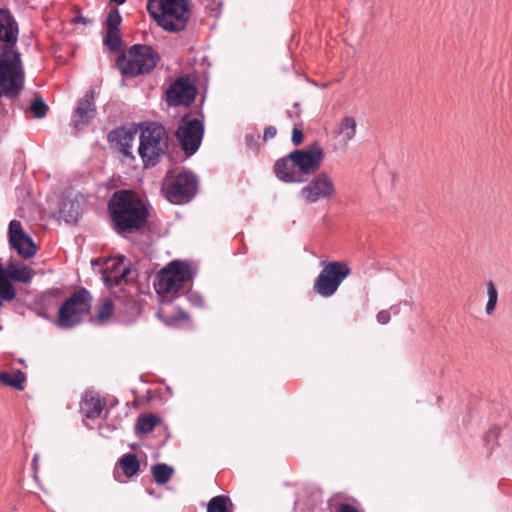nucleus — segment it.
Here are the masks:
<instances>
[{
	"mask_svg": "<svg viewBox=\"0 0 512 512\" xmlns=\"http://www.w3.org/2000/svg\"><path fill=\"white\" fill-rule=\"evenodd\" d=\"M289 157L300 170V176L307 177L317 171L323 158V149L319 143L314 142L307 149H295Z\"/></svg>",
	"mask_w": 512,
	"mask_h": 512,
	"instance_id": "obj_12",
	"label": "nucleus"
},
{
	"mask_svg": "<svg viewBox=\"0 0 512 512\" xmlns=\"http://www.w3.org/2000/svg\"><path fill=\"white\" fill-rule=\"evenodd\" d=\"M198 176L189 169H184L176 175L169 170L162 184L164 196L174 205H184L192 201L198 192Z\"/></svg>",
	"mask_w": 512,
	"mask_h": 512,
	"instance_id": "obj_5",
	"label": "nucleus"
},
{
	"mask_svg": "<svg viewBox=\"0 0 512 512\" xmlns=\"http://www.w3.org/2000/svg\"><path fill=\"white\" fill-rule=\"evenodd\" d=\"M137 132L138 124L132 123L130 126L121 125L112 129L107 134V141L110 147L121 153L125 159L134 161L135 156L131 149Z\"/></svg>",
	"mask_w": 512,
	"mask_h": 512,
	"instance_id": "obj_13",
	"label": "nucleus"
},
{
	"mask_svg": "<svg viewBox=\"0 0 512 512\" xmlns=\"http://www.w3.org/2000/svg\"><path fill=\"white\" fill-rule=\"evenodd\" d=\"M275 177L283 183H304L307 177L300 176V170L289 157V153L277 159L273 166Z\"/></svg>",
	"mask_w": 512,
	"mask_h": 512,
	"instance_id": "obj_17",
	"label": "nucleus"
},
{
	"mask_svg": "<svg viewBox=\"0 0 512 512\" xmlns=\"http://www.w3.org/2000/svg\"><path fill=\"white\" fill-rule=\"evenodd\" d=\"M118 464L127 478L137 475L141 470L140 461L133 453L122 455L118 460Z\"/></svg>",
	"mask_w": 512,
	"mask_h": 512,
	"instance_id": "obj_22",
	"label": "nucleus"
},
{
	"mask_svg": "<svg viewBox=\"0 0 512 512\" xmlns=\"http://www.w3.org/2000/svg\"><path fill=\"white\" fill-rule=\"evenodd\" d=\"M190 18L189 6L185 5L179 9L171 11L169 17H165V22H157V24L170 33H177L184 30L187 26V22Z\"/></svg>",
	"mask_w": 512,
	"mask_h": 512,
	"instance_id": "obj_19",
	"label": "nucleus"
},
{
	"mask_svg": "<svg viewBox=\"0 0 512 512\" xmlns=\"http://www.w3.org/2000/svg\"><path fill=\"white\" fill-rule=\"evenodd\" d=\"M132 273L130 265L122 266L121 270L117 274L103 273V281L106 287L112 288L119 285L122 281L128 282L132 279L130 277Z\"/></svg>",
	"mask_w": 512,
	"mask_h": 512,
	"instance_id": "obj_27",
	"label": "nucleus"
},
{
	"mask_svg": "<svg viewBox=\"0 0 512 512\" xmlns=\"http://www.w3.org/2000/svg\"><path fill=\"white\" fill-rule=\"evenodd\" d=\"M124 261H125L124 256H120V258H116L115 260H113V262L111 263V265L109 267L102 270V274L103 273H109V274L119 273V270H121Z\"/></svg>",
	"mask_w": 512,
	"mask_h": 512,
	"instance_id": "obj_41",
	"label": "nucleus"
},
{
	"mask_svg": "<svg viewBox=\"0 0 512 512\" xmlns=\"http://www.w3.org/2000/svg\"><path fill=\"white\" fill-rule=\"evenodd\" d=\"M122 23V16L119 9H111L107 15L105 26L106 32H119Z\"/></svg>",
	"mask_w": 512,
	"mask_h": 512,
	"instance_id": "obj_31",
	"label": "nucleus"
},
{
	"mask_svg": "<svg viewBox=\"0 0 512 512\" xmlns=\"http://www.w3.org/2000/svg\"><path fill=\"white\" fill-rule=\"evenodd\" d=\"M159 61L160 56L151 45L134 44L127 54L118 56L116 65L121 75L128 78L150 74Z\"/></svg>",
	"mask_w": 512,
	"mask_h": 512,
	"instance_id": "obj_3",
	"label": "nucleus"
},
{
	"mask_svg": "<svg viewBox=\"0 0 512 512\" xmlns=\"http://www.w3.org/2000/svg\"><path fill=\"white\" fill-rule=\"evenodd\" d=\"M501 434V429L499 426H492L483 437V440L487 446H490L492 449L498 445V438Z\"/></svg>",
	"mask_w": 512,
	"mask_h": 512,
	"instance_id": "obj_36",
	"label": "nucleus"
},
{
	"mask_svg": "<svg viewBox=\"0 0 512 512\" xmlns=\"http://www.w3.org/2000/svg\"><path fill=\"white\" fill-rule=\"evenodd\" d=\"M350 273L351 269L346 262L331 261L323 267L316 277L313 289L321 297H331Z\"/></svg>",
	"mask_w": 512,
	"mask_h": 512,
	"instance_id": "obj_9",
	"label": "nucleus"
},
{
	"mask_svg": "<svg viewBox=\"0 0 512 512\" xmlns=\"http://www.w3.org/2000/svg\"><path fill=\"white\" fill-rule=\"evenodd\" d=\"M2 329V326L0 325V330Z\"/></svg>",
	"mask_w": 512,
	"mask_h": 512,
	"instance_id": "obj_50",
	"label": "nucleus"
},
{
	"mask_svg": "<svg viewBox=\"0 0 512 512\" xmlns=\"http://www.w3.org/2000/svg\"><path fill=\"white\" fill-rule=\"evenodd\" d=\"M25 381L26 375L20 369H17L14 372H0V382H2L6 386L15 388L19 391L24 390Z\"/></svg>",
	"mask_w": 512,
	"mask_h": 512,
	"instance_id": "obj_23",
	"label": "nucleus"
},
{
	"mask_svg": "<svg viewBox=\"0 0 512 512\" xmlns=\"http://www.w3.org/2000/svg\"><path fill=\"white\" fill-rule=\"evenodd\" d=\"M159 2H160V0H147V5H146V9H147L149 15L151 16V18H153L156 21V23L158 22L157 15H159L162 10V7H159L160 6Z\"/></svg>",
	"mask_w": 512,
	"mask_h": 512,
	"instance_id": "obj_40",
	"label": "nucleus"
},
{
	"mask_svg": "<svg viewBox=\"0 0 512 512\" xmlns=\"http://www.w3.org/2000/svg\"><path fill=\"white\" fill-rule=\"evenodd\" d=\"M260 134L258 131L254 130L251 132H247L244 136V142L250 151H252L254 154H257L260 149Z\"/></svg>",
	"mask_w": 512,
	"mask_h": 512,
	"instance_id": "obj_35",
	"label": "nucleus"
},
{
	"mask_svg": "<svg viewBox=\"0 0 512 512\" xmlns=\"http://www.w3.org/2000/svg\"><path fill=\"white\" fill-rule=\"evenodd\" d=\"M105 402L93 395L85 394L84 399L80 403V409L87 419H96L103 411Z\"/></svg>",
	"mask_w": 512,
	"mask_h": 512,
	"instance_id": "obj_21",
	"label": "nucleus"
},
{
	"mask_svg": "<svg viewBox=\"0 0 512 512\" xmlns=\"http://www.w3.org/2000/svg\"><path fill=\"white\" fill-rule=\"evenodd\" d=\"M7 86H8V85H7V84H5V83H0V98H2V96H6V97H8V98H14V97H16L17 95H12V94H11V95H9V94H7V93L5 92V89H6V87H7ZM2 105H3V103H2V99H0V107H1V109H2V111H3L4 113H7V111L2 107Z\"/></svg>",
	"mask_w": 512,
	"mask_h": 512,
	"instance_id": "obj_45",
	"label": "nucleus"
},
{
	"mask_svg": "<svg viewBox=\"0 0 512 512\" xmlns=\"http://www.w3.org/2000/svg\"><path fill=\"white\" fill-rule=\"evenodd\" d=\"M335 193L336 187L334 182L328 173L324 171L315 174L300 191L301 197L308 204H314L321 199H329Z\"/></svg>",
	"mask_w": 512,
	"mask_h": 512,
	"instance_id": "obj_11",
	"label": "nucleus"
},
{
	"mask_svg": "<svg viewBox=\"0 0 512 512\" xmlns=\"http://www.w3.org/2000/svg\"><path fill=\"white\" fill-rule=\"evenodd\" d=\"M159 422L160 418L155 414L140 415L135 426L136 433L148 434L154 430Z\"/></svg>",
	"mask_w": 512,
	"mask_h": 512,
	"instance_id": "obj_29",
	"label": "nucleus"
},
{
	"mask_svg": "<svg viewBox=\"0 0 512 512\" xmlns=\"http://www.w3.org/2000/svg\"><path fill=\"white\" fill-rule=\"evenodd\" d=\"M186 299L194 307L203 308L205 305L203 296L197 291L189 290L186 293Z\"/></svg>",
	"mask_w": 512,
	"mask_h": 512,
	"instance_id": "obj_38",
	"label": "nucleus"
},
{
	"mask_svg": "<svg viewBox=\"0 0 512 512\" xmlns=\"http://www.w3.org/2000/svg\"><path fill=\"white\" fill-rule=\"evenodd\" d=\"M60 294L57 290H48L43 292L33 303L29 309L39 317L50 321L56 317H53V312L59 307Z\"/></svg>",
	"mask_w": 512,
	"mask_h": 512,
	"instance_id": "obj_18",
	"label": "nucleus"
},
{
	"mask_svg": "<svg viewBox=\"0 0 512 512\" xmlns=\"http://www.w3.org/2000/svg\"><path fill=\"white\" fill-rule=\"evenodd\" d=\"M59 219L67 224H76L81 214L79 194L73 190H65L58 202Z\"/></svg>",
	"mask_w": 512,
	"mask_h": 512,
	"instance_id": "obj_16",
	"label": "nucleus"
},
{
	"mask_svg": "<svg viewBox=\"0 0 512 512\" xmlns=\"http://www.w3.org/2000/svg\"><path fill=\"white\" fill-rule=\"evenodd\" d=\"M36 462H38V455H34L32 460V465L35 473L37 472Z\"/></svg>",
	"mask_w": 512,
	"mask_h": 512,
	"instance_id": "obj_48",
	"label": "nucleus"
},
{
	"mask_svg": "<svg viewBox=\"0 0 512 512\" xmlns=\"http://www.w3.org/2000/svg\"><path fill=\"white\" fill-rule=\"evenodd\" d=\"M198 114L204 118L201 108L198 110ZM204 130L203 119L193 118L191 113H185L180 118L175 136L186 157H191L198 151L202 143Z\"/></svg>",
	"mask_w": 512,
	"mask_h": 512,
	"instance_id": "obj_8",
	"label": "nucleus"
},
{
	"mask_svg": "<svg viewBox=\"0 0 512 512\" xmlns=\"http://www.w3.org/2000/svg\"><path fill=\"white\" fill-rule=\"evenodd\" d=\"M356 121L352 116H345L339 123L336 132L345 144L350 142L356 135Z\"/></svg>",
	"mask_w": 512,
	"mask_h": 512,
	"instance_id": "obj_25",
	"label": "nucleus"
},
{
	"mask_svg": "<svg viewBox=\"0 0 512 512\" xmlns=\"http://www.w3.org/2000/svg\"><path fill=\"white\" fill-rule=\"evenodd\" d=\"M123 40L119 35V32H106V35L103 39V44L111 51V52H119L121 50Z\"/></svg>",
	"mask_w": 512,
	"mask_h": 512,
	"instance_id": "obj_33",
	"label": "nucleus"
},
{
	"mask_svg": "<svg viewBox=\"0 0 512 512\" xmlns=\"http://www.w3.org/2000/svg\"><path fill=\"white\" fill-rule=\"evenodd\" d=\"M97 113L94 91L89 90L83 98L77 102V107L73 114V125L75 129L82 130L88 126Z\"/></svg>",
	"mask_w": 512,
	"mask_h": 512,
	"instance_id": "obj_15",
	"label": "nucleus"
},
{
	"mask_svg": "<svg viewBox=\"0 0 512 512\" xmlns=\"http://www.w3.org/2000/svg\"><path fill=\"white\" fill-rule=\"evenodd\" d=\"M195 273L191 266L184 261L173 260L161 269L156 275L154 288L156 293L161 296L178 297V292L185 282L191 280Z\"/></svg>",
	"mask_w": 512,
	"mask_h": 512,
	"instance_id": "obj_6",
	"label": "nucleus"
},
{
	"mask_svg": "<svg viewBox=\"0 0 512 512\" xmlns=\"http://www.w3.org/2000/svg\"><path fill=\"white\" fill-rule=\"evenodd\" d=\"M207 512H233V503L228 496H214L207 503Z\"/></svg>",
	"mask_w": 512,
	"mask_h": 512,
	"instance_id": "obj_28",
	"label": "nucleus"
},
{
	"mask_svg": "<svg viewBox=\"0 0 512 512\" xmlns=\"http://www.w3.org/2000/svg\"><path fill=\"white\" fill-rule=\"evenodd\" d=\"M30 110L37 119H42L47 115L48 106L41 97H37L30 103Z\"/></svg>",
	"mask_w": 512,
	"mask_h": 512,
	"instance_id": "obj_34",
	"label": "nucleus"
},
{
	"mask_svg": "<svg viewBox=\"0 0 512 512\" xmlns=\"http://www.w3.org/2000/svg\"><path fill=\"white\" fill-rule=\"evenodd\" d=\"M391 319L389 310H381L377 313V321L384 325L387 324Z\"/></svg>",
	"mask_w": 512,
	"mask_h": 512,
	"instance_id": "obj_43",
	"label": "nucleus"
},
{
	"mask_svg": "<svg viewBox=\"0 0 512 512\" xmlns=\"http://www.w3.org/2000/svg\"><path fill=\"white\" fill-rule=\"evenodd\" d=\"M10 247L17 251L23 259L33 257L37 252V246L33 239L24 233L22 224L18 220H11L8 226Z\"/></svg>",
	"mask_w": 512,
	"mask_h": 512,
	"instance_id": "obj_14",
	"label": "nucleus"
},
{
	"mask_svg": "<svg viewBox=\"0 0 512 512\" xmlns=\"http://www.w3.org/2000/svg\"><path fill=\"white\" fill-rule=\"evenodd\" d=\"M174 468L166 463H157L152 466L151 473L157 485H165L174 474Z\"/></svg>",
	"mask_w": 512,
	"mask_h": 512,
	"instance_id": "obj_26",
	"label": "nucleus"
},
{
	"mask_svg": "<svg viewBox=\"0 0 512 512\" xmlns=\"http://www.w3.org/2000/svg\"><path fill=\"white\" fill-rule=\"evenodd\" d=\"M138 155L144 169L156 167L164 157L174 162L169 153L170 138L166 128L159 122L145 120L138 123Z\"/></svg>",
	"mask_w": 512,
	"mask_h": 512,
	"instance_id": "obj_2",
	"label": "nucleus"
},
{
	"mask_svg": "<svg viewBox=\"0 0 512 512\" xmlns=\"http://www.w3.org/2000/svg\"><path fill=\"white\" fill-rule=\"evenodd\" d=\"M187 320H189V314L185 310L179 309L176 314L171 315L168 318L164 319V322L167 325L172 326L180 321H187Z\"/></svg>",
	"mask_w": 512,
	"mask_h": 512,
	"instance_id": "obj_39",
	"label": "nucleus"
},
{
	"mask_svg": "<svg viewBox=\"0 0 512 512\" xmlns=\"http://www.w3.org/2000/svg\"><path fill=\"white\" fill-rule=\"evenodd\" d=\"M389 311H390V315L391 314L397 315L400 312V304L391 306Z\"/></svg>",
	"mask_w": 512,
	"mask_h": 512,
	"instance_id": "obj_47",
	"label": "nucleus"
},
{
	"mask_svg": "<svg viewBox=\"0 0 512 512\" xmlns=\"http://www.w3.org/2000/svg\"><path fill=\"white\" fill-rule=\"evenodd\" d=\"M126 1L127 0H110V2L115 3L118 6L123 5Z\"/></svg>",
	"mask_w": 512,
	"mask_h": 512,
	"instance_id": "obj_49",
	"label": "nucleus"
},
{
	"mask_svg": "<svg viewBox=\"0 0 512 512\" xmlns=\"http://www.w3.org/2000/svg\"><path fill=\"white\" fill-rule=\"evenodd\" d=\"M159 3V7H162V10L161 13L157 15L158 22L162 21L165 23V17H169V15H171V11L188 5L186 0H160Z\"/></svg>",
	"mask_w": 512,
	"mask_h": 512,
	"instance_id": "obj_30",
	"label": "nucleus"
},
{
	"mask_svg": "<svg viewBox=\"0 0 512 512\" xmlns=\"http://www.w3.org/2000/svg\"><path fill=\"white\" fill-rule=\"evenodd\" d=\"M0 83L8 85L5 92L9 95H18L24 89L25 71L17 45L0 49Z\"/></svg>",
	"mask_w": 512,
	"mask_h": 512,
	"instance_id": "obj_7",
	"label": "nucleus"
},
{
	"mask_svg": "<svg viewBox=\"0 0 512 512\" xmlns=\"http://www.w3.org/2000/svg\"><path fill=\"white\" fill-rule=\"evenodd\" d=\"M115 311L116 304H114V302L110 298H104L101 301L97 315L95 317H91L90 321L93 324H104L113 316Z\"/></svg>",
	"mask_w": 512,
	"mask_h": 512,
	"instance_id": "obj_24",
	"label": "nucleus"
},
{
	"mask_svg": "<svg viewBox=\"0 0 512 512\" xmlns=\"http://www.w3.org/2000/svg\"><path fill=\"white\" fill-rule=\"evenodd\" d=\"M276 134H277L276 127H274V126H267L264 129L263 140L266 141V140L272 139V138H274L276 136Z\"/></svg>",
	"mask_w": 512,
	"mask_h": 512,
	"instance_id": "obj_44",
	"label": "nucleus"
},
{
	"mask_svg": "<svg viewBox=\"0 0 512 512\" xmlns=\"http://www.w3.org/2000/svg\"><path fill=\"white\" fill-rule=\"evenodd\" d=\"M304 134L302 130L298 129L297 127H294L292 130V137L291 141L295 146L300 145L303 142Z\"/></svg>",
	"mask_w": 512,
	"mask_h": 512,
	"instance_id": "obj_42",
	"label": "nucleus"
},
{
	"mask_svg": "<svg viewBox=\"0 0 512 512\" xmlns=\"http://www.w3.org/2000/svg\"><path fill=\"white\" fill-rule=\"evenodd\" d=\"M91 306V293L81 287L59 305L58 315L53 323L59 329H73L82 323L83 318L90 312Z\"/></svg>",
	"mask_w": 512,
	"mask_h": 512,
	"instance_id": "obj_4",
	"label": "nucleus"
},
{
	"mask_svg": "<svg viewBox=\"0 0 512 512\" xmlns=\"http://www.w3.org/2000/svg\"><path fill=\"white\" fill-rule=\"evenodd\" d=\"M73 23H75V24L82 23V24L86 25V24L90 23V20L87 19L86 17H84L83 15L78 14L77 16L74 17Z\"/></svg>",
	"mask_w": 512,
	"mask_h": 512,
	"instance_id": "obj_46",
	"label": "nucleus"
},
{
	"mask_svg": "<svg viewBox=\"0 0 512 512\" xmlns=\"http://www.w3.org/2000/svg\"><path fill=\"white\" fill-rule=\"evenodd\" d=\"M205 8L209 11L212 17L218 18L221 14V9L223 6L222 1L220 0H204Z\"/></svg>",
	"mask_w": 512,
	"mask_h": 512,
	"instance_id": "obj_37",
	"label": "nucleus"
},
{
	"mask_svg": "<svg viewBox=\"0 0 512 512\" xmlns=\"http://www.w3.org/2000/svg\"><path fill=\"white\" fill-rule=\"evenodd\" d=\"M116 312L119 320L125 324H131L141 314V307L138 301L132 297L117 299Z\"/></svg>",
	"mask_w": 512,
	"mask_h": 512,
	"instance_id": "obj_20",
	"label": "nucleus"
},
{
	"mask_svg": "<svg viewBox=\"0 0 512 512\" xmlns=\"http://www.w3.org/2000/svg\"><path fill=\"white\" fill-rule=\"evenodd\" d=\"M198 93V88L189 75L177 77L165 92L169 107L190 106Z\"/></svg>",
	"mask_w": 512,
	"mask_h": 512,
	"instance_id": "obj_10",
	"label": "nucleus"
},
{
	"mask_svg": "<svg viewBox=\"0 0 512 512\" xmlns=\"http://www.w3.org/2000/svg\"><path fill=\"white\" fill-rule=\"evenodd\" d=\"M487 295L488 301L485 307V312L487 315H492L496 309L498 301V291L492 281L487 283Z\"/></svg>",
	"mask_w": 512,
	"mask_h": 512,
	"instance_id": "obj_32",
	"label": "nucleus"
},
{
	"mask_svg": "<svg viewBox=\"0 0 512 512\" xmlns=\"http://www.w3.org/2000/svg\"><path fill=\"white\" fill-rule=\"evenodd\" d=\"M149 208V203L134 190H116L107 205L112 230L123 238L144 230L149 223Z\"/></svg>",
	"mask_w": 512,
	"mask_h": 512,
	"instance_id": "obj_1",
	"label": "nucleus"
}]
</instances>
